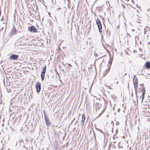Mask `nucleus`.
<instances>
[{"instance_id":"obj_12","label":"nucleus","mask_w":150,"mask_h":150,"mask_svg":"<svg viewBox=\"0 0 150 150\" xmlns=\"http://www.w3.org/2000/svg\"><path fill=\"white\" fill-rule=\"evenodd\" d=\"M110 69V67H108V69H107L105 71L104 74H105V75H106Z\"/></svg>"},{"instance_id":"obj_24","label":"nucleus","mask_w":150,"mask_h":150,"mask_svg":"<svg viewBox=\"0 0 150 150\" xmlns=\"http://www.w3.org/2000/svg\"><path fill=\"white\" fill-rule=\"evenodd\" d=\"M117 131H118L117 130L116 131V133L115 134V135H116L117 134Z\"/></svg>"},{"instance_id":"obj_27","label":"nucleus","mask_w":150,"mask_h":150,"mask_svg":"<svg viewBox=\"0 0 150 150\" xmlns=\"http://www.w3.org/2000/svg\"><path fill=\"white\" fill-rule=\"evenodd\" d=\"M83 122H81V124H82V125H83Z\"/></svg>"},{"instance_id":"obj_31","label":"nucleus","mask_w":150,"mask_h":150,"mask_svg":"<svg viewBox=\"0 0 150 150\" xmlns=\"http://www.w3.org/2000/svg\"><path fill=\"white\" fill-rule=\"evenodd\" d=\"M148 44H149V45H150V42H149L148 43Z\"/></svg>"},{"instance_id":"obj_6","label":"nucleus","mask_w":150,"mask_h":150,"mask_svg":"<svg viewBox=\"0 0 150 150\" xmlns=\"http://www.w3.org/2000/svg\"><path fill=\"white\" fill-rule=\"evenodd\" d=\"M96 23L98 27H99L100 26L102 25L100 19L98 18H97L96 20Z\"/></svg>"},{"instance_id":"obj_1","label":"nucleus","mask_w":150,"mask_h":150,"mask_svg":"<svg viewBox=\"0 0 150 150\" xmlns=\"http://www.w3.org/2000/svg\"><path fill=\"white\" fill-rule=\"evenodd\" d=\"M133 82L134 83V87L135 90L136 94L137 97V89L138 88V81L137 78L136 77V75L134 76V78L133 79Z\"/></svg>"},{"instance_id":"obj_30","label":"nucleus","mask_w":150,"mask_h":150,"mask_svg":"<svg viewBox=\"0 0 150 150\" xmlns=\"http://www.w3.org/2000/svg\"><path fill=\"white\" fill-rule=\"evenodd\" d=\"M112 123H113V122L112 121ZM113 126L114 125V124H113Z\"/></svg>"},{"instance_id":"obj_3","label":"nucleus","mask_w":150,"mask_h":150,"mask_svg":"<svg viewBox=\"0 0 150 150\" xmlns=\"http://www.w3.org/2000/svg\"><path fill=\"white\" fill-rule=\"evenodd\" d=\"M28 30L32 33H36L37 31V30L34 26H29L28 28Z\"/></svg>"},{"instance_id":"obj_35","label":"nucleus","mask_w":150,"mask_h":150,"mask_svg":"<svg viewBox=\"0 0 150 150\" xmlns=\"http://www.w3.org/2000/svg\"><path fill=\"white\" fill-rule=\"evenodd\" d=\"M4 120H3V121H4Z\"/></svg>"},{"instance_id":"obj_14","label":"nucleus","mask_w":150,"mask_h":150,"mask_svg":"<svg viewBox=\"0 0 150 150\" xmlns=\"http://www.w3.org/2000/svg\"><path fill=\"white\" fill-rule=\"evenodd\" d=\"M44 117L45 120L46 119L49 118L47 116V115H46L45 112L44 111Z\"/></svg>"},{"instance_id":"obj_28","label":"nucleus","mask_w":150,"mask_h":150,"mask_svg":"<svg viewBox=\"0 0 150 150\" xmlns=\"http://www.w3.org/2000/svg\"><path fill=\"white\" fill-rule=\"evenodd\" d=\"M132 30L133 31H134V29H132Z\"/></svg>"},{"instance_id":"obj_16","label":"nucleus","mask_w":150,"mask_h":150,"mask_svg":"<svg viewBox=\"0 0 150 150\" xmlns=\"http://www.w3.org/2000/svg\"><path fill=\"white\" fill-rule=\"evenodd\" d=\"M145 91H143L142 93V96H144L145 94Z\"/></svg>"},{"instance_id":"obj_18","label":"nucleus","mask_w":150,"mask_h":150,"mask_svg":"<svg viewBox=\"0 0 150 150\" xmlns=\"http://www.w3.org/2000/svg\"><path fill=\"white\" fill-rule=\"evenodd\" d=\"M144 96H142V101H143V99H144Z\"/></svg>"},{"instance_id":"obj_38","label":"nucleus","mask_w":150,"mask_h":150,"mask_svg":"<svg viewBox=\"0 0 150 150\" xmlns=\"http://www.w3.org/2000/svg\"><path fill=\"white\" fill-rule=\"evenodd\" d=\"M76 123H77V121H76Z\"/></svg>"},{"instance_id":"obj_25","label":"nucleus","mask_w":150,"mask_h":150,"mask_svg":"<svg viewBox=\"0 0 150 150\" xmlns=\"http://www.w3.org/2000/svg\"><path fill=\"white\" fill-rule=\"evenodd\" d=\"M94 136L95 137H96V136H95V133L94 132Z\"/></svg>"},{"instance_id":"obj_20","label":"nucleus","mask_w":150,"mask_h":150,"mask_svg":"<svg viewBox=\"0 0 150 150\" xmlns=\"http://www.w3.org/2000/svg\"><path fill=\"white\" fill-rule=\"evenodd\" d=\"M61 8L60 7H59V8H58L57 9V11H58L59 10H61Z\"/></svg>"},{"instance_id":"obj_32","label":"nucleus","mask_w":150,"mask_h":150,"mask_svg":"<svg viewBox=\"0 0 150 150\" xmlns=\"http://www.w3.org/2000/svg\"><path fill=\"white\" fill-rule=\"evenodd\" d=\"M113 128H112V132H113Z\"/></svg>"},{"instance_id":"obj_10","label":"nucleus","mask_w":150,"mask_h":150,"mask_svg":"<svg viewBox=\"0 0 150 150\" xmlns=\"http://www.w3.org/2000/svg\"><path fill=\"white\" fill-rule=\"evenodd\" d=\"M110 59L109 60V61L108 62L109 64L110 65V66L111 65L112 63V62L113 60V57H110Z\"/></svg>"},{"instance_id":"obj_4","label":"nucleus","mask_w":150,"mask_h":150,"mask_svg":"<svg viewBox=\"0 0 150 150\" xmlns=\"http://www.w3.org/2000/svg\"><path fill=\"white\" fill-rule=\"evenodd\" d=\"M41 83L40 82H37L36 84V88L37 93H39L40 92L41 89Z\"/></svg>"},{"instance_id":"obj_21","label":"nucleus","mask_w":150,"mask_h":150,"mask_svg":"<svg viewBox=\"0 0 150 150\" xmlns=\"http://www.w3.org/2000/svg\"><path fill=\"white\" fill-rule=\"evenodd\" d=\"M143 91H145V87H143V88L142 89Z\"/></svg>"},{"instance_id":"obj_37","label":"nucleus","mask_w":150,"mask_h":150,"mask_svg":"<svg viewBox=\"0 0 150 150\" xmlns=\"http://www.w3.org/2000/svg\"><path fill=\"white\" fill-rule=\"evenodd\" d=\"M121 148H122V146H121Z\"/></svg>"},{"instance_id":"obj_34","label":"nucleus","mask_w":150,"mask_h":150,"mask_svg":"<svg viewBox=\"0 0 150 150\" xmlns=\"http://www.w3.org/2000/svg\"><path fill=\"white\" fill-rule=\"evenodd\" d=\"M48 14H50V13H49Z\"/></svg>"},{"instance_id":"obj_9","label":"nucleus","mask_w":150,"mask_h":150,"mask_svg":"<svg viewBox=\"0 0 150 150\" xmlns=\"http://www.w3.org/2000/svg\"><path fill=\"white\" fill-rule=\"evenodd\" d=\"M85 120V115L84 114H82V120L81 121V122H83V125L84 124V122Z\"/></svg>"},{"instance_id":"obj_39","label":"nucleus","mask_w":150,"mask_h":150,"mask_svg":"<svg viewBox=\"0 0 150 150\" xmlns=\"http://www.w3.org/2000/svg\"><path fill=\"white\" fill-rule=\"evenodd\" d=\"M4 125V124H2V126H3V125Z\"/></svg>"},{"instance_id":"obj_5","label":"nucleus","mask_w":150,"mask_h":150,"mask_svg":"<svg viewBox=\"0 0 150 150\" xmlns=\"http://www.w3.org/2000/svg\"><path fill=\"white\" fill-rule=\"evenodd\" d=\"M45 120L47 127H49L52 124V123L49 120V118L46 119Z\"/></svg>"},{"instance_id":"obj_29","label":"nucleus","mask_w":150,"mask_h":150,"mask_svg":"<svg viewBox=\"0 0 150 150\" xmlns=\"http://www.w3.org/2000/svg\"><path fill=\"white\" fill-rule=\"evenodd\" d=\"M120 111V109H118V111Z\"/></svg>"},{"instance_id":"obj_11","label":"nucleus","mask_w":150,"mask_h":150,"mask_svg":"<svg viewBox=\"0 0 150 150\" xmlns=\"http://www.w3.org/2000/svg\"><path fill=\"white\" fill-rule=\"evenodd\" d=\"M16 33V30L15 28H13L11 30V33L12 35H14Z\"/></svg>"},{"instance_id":"obj_33","label":"nucleus","mask_w":150,"mask_h":150,"mask_svg":"<svg viewBox=\"0 0 150 150\" xmlns=\"http://www.w3.org/2000/svg\"><path fill=\"white\" fill-rule=\"evenodd\" d=\"M126 74H125V75H126Z\"/></svg>"},{"instance_id":"obj_7","label":"nucleus","mask_w":150,"mask_h":150,"mask_svg":"<svg viewBox=\"0 0 150 150\" xmlns=\"http://www.w3.org/2000/svg\"><path fill=\"white\" fill-rule=\"evenodd\" d=\"M145 67L147 69H150V62H147L145 64Z\"/></svg>"},{"instance_id":"obj_8","label":"nucleus","mask_w":150,"mask_h":150,"mask_svg":"<svg viewBox=\"0 0 150 150\" xmlns=\"http://www.w3.org/2000/svg\"><path fill=\"white\" fill-rule=\"evenodd\" d=\"M18 57H9L8 58L9 61H13V60H17L18 59Z\"/></svg>"},{"instance_id":"obj_36","label":"nucleus","mask_w":150,"mask_h":150,"mask_svg":"<svg viewBox=\"0 0 150 150\" xmlns=\"http://www.w3.org/2000/svg\"><path fill=\"white\" fill-rule=\"evenodd\" d=\"M69 65H70V66H71V65L70 64H69Z\"/></svg>"},{"instance_id":"obj_19","label":"nucleus","mask_w":150,"mask_h":150,"mask_svg":"<svg viewBox=\"0 0 150 150\" xmlns=\"http://www.w3.org/2000/svg\"><path fill=\"white\" fill-rule=\"evenodd\" d=\"M119 123L118 122H117L116 123V125H119Z\"/></svg>"},{"instance_id":"obj_15","label":"nucleus","mask_w":150,"mask_h":150,"mask_svg":"<svg viewBox=\"0 0 150 150\" xmlns=\"http://www.w3.org/2000/svg\"><path fill=\"white\" fill-rule=\"evenodd\" d=\"M10 56H18V55H16L12 54L10 55Z\"/></svg>"},{"instance_id":"obj_13","label":"nucleus","mask_w":150,"mask_h":150,"mask_svg":"<svg viewBox=\"0 0 150 150\" xmlns=\"http://www.w3.org/2000/svg\"><path fill=\"white\" fill-rule=\"evenodd\" d=\"M98 29L100 33H101L102 32V25L100 26L99 27H98Z\"/></svg>"},{"instance_id":"obj_22","label":"nucleus","mask_w":150,"mask_h":150,"mask_svg":"<svg viewBox=\"0 0 150 150\" xmlns=\"http://www.w3.org/2000/svg\"><path fill=\"white\" fill-rule=\"evenodd\" d=\"M115 135V134L113 136V138L114 139H115V135Z\"/></svg>"},{"instance_id":"obj_17","label":"nucleus","mask_w":150,"mask_h":150,"mask_svg":"<svg viewBox=\"0 0 150 150\" xmlns=\"http://www.w3.org/2000/svg\"><path fill=\"white\" fill-rule=\"evenodd\" d=\"M4 61V59H2L1 61V64L2 62H3Z\"/></svg>"},{"instance_id":"obj_2","label":"nucleus","mask_w":150,"mask_h":150,"mask_svg":"<svg viewBox=\"0 0 150 150\" xmlns=\"http://www.w3.org/2000/svg\"><path fill=\"white\" fill-rule=\"evenodd\" d=\"M46 70V66L45 65L44 67H43L42 69L41 74V77L42 80L43 81L45 79V72Z\"/></svg>"},{"instance_id":"obj_26","label":"nucleus","mask_w":150,"mask_h":150,"mask_svg":"<svg viewBox=\"0 0 150 150\" xmlns=\"http://www.w3.org/2000/svg\"><path fill=\"white\" fill-rule=\"evenodd\" d=\"M101 58H101V57H100V58H99L98 59H101Z\"/></svg>"},{"instance_id":"obj_23","label":"nucleus","mask_w":150,"mask_h":150,"mask_svg":"<svg viewBox=\"0 0 150 150\" xmlns=\"http://www.w3.org/2000/svg\"><path fill=\"white\" fill-rule=\"evenodd\" d=\"M100 132L102 133H103V132L101 130H100Z\"/></svg>"}]
</instances>
